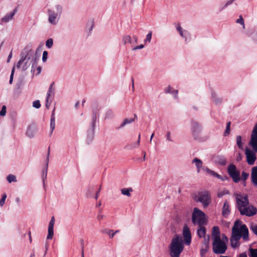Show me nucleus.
Listing matches in <instances>:
<instances>
[{
	"mask_svg": "<svg viewBox=\"0 0 257 257\" xmlns=\"http://www.w3.org/2000/svg\"><path fill=\"white\" fill-rule=\"evenodd\" d=\"M55 222V218H54V216H53L51 218V219L50 221L49 222V226H50V228H54Z\"/></svg>",
	"mask_w": 257,
	"mask_h": 257,
	"instance_id": "obj_47",
	"label": "nucleus"
},
{
	"mask_svg": "<svg viewBox=\"0 0 257 257\" xmlns=\"http://www.w3.org/2000/svg\"><path fill=\"white\" fill-rule=\"evenodd\" d=\"M17 12V9L14 10V11L9 14H7L4 17L1 19V22L7 23L9 22L14 17L15 13Z\"/></svg>",
	"mask_w": 257,
	"mask_h": 257,
	"instance_id": "obj_19",
	"label": "nucleus"
},
{
	"mask_svg": "<svg viewBox=\"0 0 257 257\" xmlns=\"http://www.w3.org/2000/svg\"><path fill=\"white\" fill-rule=\"evenodd\" d=\"M144 47H145L144 45L141 44V45H140L137 46L133 47L132 50L136 51L137 50H138V49H143L144 48Z\"/></svg>",
	"mask_w": 257,
	"mask_h": 257,
	"instance_id": "obj_48",
	"label": "nucleus"
},
{
	"mask_svg": "<svg viewBox=\"0 0 257 257\" xmlns=\"http://www.w3.org/2000/svg\"><path fill=\"white\" fill-rule=\"evenodd\" d=\"M135 120V118H128L124 120L123 122L120 124L119 127H123L125 125L132 123Z\"/></svg>",
	"mask_w": 257,
	"mask_h": 257,
	"instance_id": "obj_32",
	"label": "nucleus"
},
{
	"mask_svg": "<svg viewBox=\"0 0 257 257\" xmlns=\"http://www.w3.org/2000/svg\"><path fill=\"white\" fill-rule=\"evenodd\" d=\"M192 163L195 164L197 169V172L199 173L200 169L202 167L203 163L202 161L197 158H195L193 160Z\"/></svg>",
	"mask_w": 257,
	"mask_h": 257,
	"instance_id": "obj_23",
	"label": "nucleus"
},
{
	"mask_svg": "<svg viewBox=\"0 0 257 257\" xmlns=\"http://www.w3.org/2000/svg\"><path fill=\"white\" fill-rule=\"evenodd\" d=\"M44 46V43H41L36 50V53L41 52L42 50V47Z\"/></svg>",
	"mask_w": 257,
	"mask_h": 257,
	"instance_id": "obj_58",
	"label": "nucleus"
},
{
	"mask_svg": "<svg viewBox=\"0 0 257 257\" xmlns=\"http://www.w3.org/2000/svg\"><path fill=\"white\" fill-rule=\"evenodd\" d=\"M204 171L206 172V173L208 174L210 176L216 177L219 179H222V176L214 171L211 170L208 168H205L204 169Z\"/></svg>",
	"mask_w": 257,
	"mask_h": 257,
	"instance_id": "obj_24",
	"label": "nucleus"
},
{
	"mask_svg": "<svg viewBox=\"0 0 257 257\" xmlns=\"http://www.w3.org/2000/svg\"><path fill=\"white\" fill-rule=\"evenodd\" d=\"M251 178L252 183L257 186V166L252 168Z\"/></svg>",
	"mask_w": 257,
	"mask_h": 257,
	"instance_id": "obj_20",
	"label": "nucleus"
},
{
	"mask_svg": "<svg viewBox=\"0 0 257 257\" xmlns=\"http://www.w3.org/2000/svg\"><path fill=\"white\" fill-rule=\"evenodd\" d=\"M205 214L198 208H194L192 216V221L194 224L203 225L206 222Z\"/></svg>",
	"mask_w": 257,
	"mask_h": 257,
	"instance_id": "obj_6",
	"label": "nucleus"
},
{
	"mask_svg": "<svg viewBox=\"0 0 257 257\" xmlns=\"http://www.w3.org/2000/svg\"><path fill=\"white\" fill-rule=\"evenodd\" d=\"M230 213L229 205L227 201H225L224 203L223 208H222V215L224 217H226Z\"/></svg>",
	"mask_w": 257,
	"mask_h": 257,
	"instance_id": "obj_21",
	"label": "nucleus"
},
{
	"mask_svg": "<svg viewBox=\"0 0 257 257\" xmlns=\"http://www.w3.org/2000/svg\"><path fill=\"white\" fill-rule=\"evenodd\" d=\"M211 96L212 100L216 104H219L222 102V99L219 97L215 92H212Z\"/></svg>",
	"mask_w": 257,
	"mask_h": 257,
	"instance_id": "obj_26",
	"label": "nucleus"
},
{
	"mask_svg": "<svg viewBox=\"0 0 257 257\" xmlns=\"http://www.w3.org/2000/svg\"><path fill=\"white\" fill-rule=\"evenodd\" d=\"M87 25L88 26H90V30H92L93 27V26H94V23L93 21H90L89 22H88L87 23Z\"/></svg>",
	"mask_w": 257,
	"mask_h": 257,
	"instance_id": "obj_61",
	"label": "nucleus"
},
{
	"mask_svg": "<svg viewBox=\"0 0 257 257\" xmlns=\"http://www.w3.org/2000/svg\"><path fill=\"white\" fill-rule=\"evenodd\" d=\"M54 82H52L50 86H49V92H53V96L55 95V88L53 87L54 85Z\"/></svg>",
	"mask_w": 257,
	"mask_h": 257,
	"instance_id": "obj_45",
	"label": "nucleus"
},
{
	"mask_svg": "<svg viewBox=\"0 0 257 257\" xmlns=\"http://www.w3.org/2000/svg\"><path fill=\"white\" fill-rule=\"evenodd\" d=\"M140 139H141V134H139V136H138V140L137 143L136 144L134 147H138L139 146L140 143Z\"/></svg>",
	"mask_w": 257,
	"mask_h": 257,
	"instance_id": "obj_57",
	"label": "nucleus"
},
{
	"mask_svg": "<svg viewBox=\"0 0 257 257\" xmlns=\"http://www.w3.org/2000/svg\"><path fill=\"white\" fill-rule=\"evenodd\" d=\"M46 164L44 167L42 172V179L43 180L44 188L46 190V185L47 183V169L48 167V154L46 157Z\"/></svg>",
	"mask_w": 257,
	"mask_h": 257,
	"instance_id": "obj_16",
	"label": "nucleus"
},
{
	"mask_svg": "<svg viewBox=\"0 0 257 257\" xmlns=\"http://www.w3.org/2000/svg\"><path fill=\"white\" fill-rule=\"evenodd\" d=\"M94 130H95V122L93 121L91 123V126L87 132L86 141L88 143L92 141L94 136Z\"/></svg>",
	"mask_w": 257,
	"mask_h": 257,
	"instance_id": "obj_17",
	"label": "nucleus"
},
{
	"mask_svg": "<svg viewBox=\"0 0 257 257\" xmlns=\"http://www.w3.org/2000/svg\"><path fill=\"white\" fill-rule=\"evenodd\" d=\"M248 176H249L248 173H247L245 172H242V174H241L242 180H243V181H245L247 179Z\"/></svg>",
	"mask_w": 257,
	"mask_h": 257,
	"instance_id": "obj_46",
	"label": "nucleus"
},
{
	"mask_svg": "<svg viewBox=\"0 0 257 257\" xmlns=\"http://www.w3.org/2000/svg\"><path fill=\"white\" fill-rule=\"evenodd\" d=\"M183 236L185 244L189 245L191 242V235L190 229L187 225H185L183 227Z\"/></svg>",
	"mask_w": 257,
	"mask_h": 257,
	"instance_id": "obj_15",
	"label": "nucleus"
},
{
	"mask_svg": "<svg viewBox=\"0 0 257 257\" xmlns=\"http://www.w3.org/2000/svg\"><path fill=\"white\" fill-rule=\"evenodd\" d=\"M250 229L252 232L257 235V225H251Z\"/></svg>",
	"mask_w": 257,
	"mask_h": 257,
	"instance_id": "obj_49",
	"label": "nucleus"
},
{
	"mask_svg": "<svg viewBox=\"0 0 257 257\" xmlns=\"http://www.w3.org/2000/svg\"><path fill=\"white\" fill-rule=\"evenodd\" d=\"M195 200L202 203L203 206L206 207L208 206L210 203L211 197L207 191H204L199 193L198 195L196 196Z\"/></svg>",
	"mask_w": 257,
	"mask_h": 257,
	"instance_id": "obj_10",
	"label": "nucleus"
},
{
	"mask_svg": "<svg viewBox=\"0 0 257 257\" xmlns=\"http://www.w3.org/2000/svg\"><path fill=\"white\" fill-rule=\"evenodd\" d=\"M248 145L254 152H257V123L252 131Z\"/></svg>",
	"mask_w": 257,
	"mask_h": 257,
	"instance_id": "obj_11",
	"label": "nucleus"
},
{
	"mask_svg": "<svg viewBox=\"0 0 257 257\" xmlns=\"http://www.w3.org/2000/svg\"><path fill=\"white\" fill-rule=\"evenodd\" d=\"M231 122H228L226 124V130L224 132V136H226L229 134L230 133V127Z\"/></svg>",
	"mask_w": 257,
	"mask_h": 257,
	"instance_id": "obj_38",
	"label": "nucleus"
},
{
	"mask_svg": "<svg viewBox=\"0 0 257 257\" xmlns=\"http://www.w3.org/2000/svg\"><path fill=\"white\" fill-rule=\"evenodd\" d=\"M257 212V209L252 205L246 206L245 208L240 212L242 215L246 216H252L255 215Z\"/></svg>",
	"mask_w": 257,
	"mask_h": 257,
	"instance_id": "obj_13",
	"label": "nucleus"
},
{
	"mask_svg": "<svg viewBox=\"0 0 257 257\" xmlns=\"http://www.w3.org/2000/svg\"><path fill=\"white\" fill-rule=\"evenodd\" d=\"M53 39L51 38H49V48L53 45Z\"/></svg>",
	"mask_w": 257,
	"mask_h": 257,
	"instance_id": "obj_63",
	"label": "nucleus"
},
{
	"mask_svg": "<svg viewBox=\"0 0 257 257\" xmlns=\"http://www.w3.org/2000/svg\"><path fill=\"white\" fill-rule=\"evenodd\" d=\"M134 3H136L138 5L144 6L145 0H133Z\"/></svg>",
	"mask_w": 257,
	"mask_h": 257,
	"instance_id": "obj_50",
	"label": "nucleus"
},
{
	"mask_svg": "<svg viewBox=\"0 0 257 257\" xmlns=\"http://www.w3.org/2000/svg\"><path fill=\"white\" fill-rule=\"evenodd\" d=\"M207 250L206 249H202L200 251L201 256H204L206 253Z\"/></svg>",
	"mask_w": 257,
	"mask_h": 257,
	"instance_id": "obj_60",
	"label": "nucleus"
},
{
	"mask_svg": "<svg viewBox=\"0 0 257 257\" xmlns=\"http://www.w3.org/2000/svg\"><path fill=\"white\" fill-rule=\"evenodd\" d=\"M138 40V37L135 35H133V38H132V41H134V44L137 43Z\"/></svg>",
	"mask_w": 257,
	"mask_h": 257,
	"instance_id": "obj_56",
	"label": "nucleus"
},
{
	"mask_svg": "<svg viewBox=\"0 0 257 257\" xmlns=\"http://www.w3.org/2000/svg\"><path fill=\"white\" fill-rule=\"evenodd\" d=\"M241 140L242 138L240 136H237L236 137V144L239 149L242 150L243 148Z\"/></svg>",
	"mask_w": 257,
	"mask_h": 257,
	"instance_id": "obj_34",
	"label": "nucleus"
},
{
	"mask_svg": "<svg viewBox=\"0 0 257 257\" xmlns=\"http://www.w3.org/2000/svg\"><path fill=\"white\" fill-rule=\"evenodd\" d=\"M242 238L244 241L249 240V232L248 228L245 224L239 220L234 223L231 230L230 244L232 248L238 247L240 243V239Z\"/></svg>",
	"mask_w": 257,
	"mask_h": 257,
	"instance_id": "obj_1",
	"label": "nucleus"
},
{
	"mask_svg": "<svg viewBox=\"0 0 257 257\" xmlns=\"http://www.w3.org/2000/svg\"><path fill=\"white\" fill-rule=\"evenodd\" d=\"M55 116L51 115L50 122H55Z\"/></svg>",
	"mask_w": 257,
	"mask_h": 257,
	"instance_id": "obj_64",
	"label": "nucleus"
},
{
	"mask_svg": "<svg viewBox=\"0 0 257 257\" xmlns=\"http://www.w3.org/2000/svg\"><path fill=\"white\" fill-rule=\"evenodd\" d=\"M152 31H150L148 34L146 35V38L144 40L145 45H147L151 42L152 38Z\"/></svg>",
	"mask_w": 257,
	"mask_h": 257,
	"instance_id": "obj_31",
	"label": "nucleus"
},
{
	"mask_svg": "<svg viewBox=\"0 0 257 257\" xmlns=\"http://www.w3.org/2000/svg\"><path fill=\"white\" fill-rule=\"evenodd\" d=\"M7 180L10 183L17 181L16 176L12 174H10L7 177Z\"/></svg>",
	"mask_w": 257,
	"mask_h": 257,
	"instance_id": "obj_33",
	"label": "nucleus"
},
{
	"mask_svg": "<svg viewBox=\"0 0 257 257\" xmlns=\"http://www.w3.org/2000/svg\"><path fill=\"white\" fill-rule=\"evenodd\" d=\"M229 193V192L228 190H222V191H219L218 193V194H217V196L218 197H222L223 196H224V195H226V194H228Z\"/></svg>",
	"mask_w": 257,
	"mask_h": 257,
	"instance_id": "obj_39",
	"label": "nucleus"
},
{
	"mask_svg": "<svg viewBox=\"0 0 257 257\" xmlns=\"http://www.w3.org/2000/svg\"><path fill=\"white\" fill-rule=\"evenodd\" d=\"M247 36L249 37L251 40L257 44V27L254 30H250L246 33Z\"/></svg>",
	"mask_w": 257,
	"mask_h": 257,
	"instance_id": "obj_18",
	"label": "nucleus"
},
{
	"mask_svg": "<svg viewBox=\"0 0 257 257\" xmlns=\"http://www.w3.org/2000/svg\"><path fill=\"white\" fill-rule=\"evenodd\" d=\"M55 127V122H50V128L51 129V132L52 134L54 130Z\"/></svg>",
	"mask_w": 257,
	"mask_h": 257,
	"instance_id": "obj_55",
	"label": "nucleus"
},
{
	"mask_svg": "<svg viewBox=\"0 0 257 257\" xmlns=\"http://www.w3.org/2000/svg\"><path fill=\"white\" fill-rule=\"evenodd\" d=\"M47 56H48V52L46 51H44L43 52V57H42V60L44 62L46 61L47 59Z\"/></svg>",
	"mask_w": 257,
	"mask_h": 257,
	"instance_id": "obj_52",
	"label": "nucleus"
},
{
	"mask_svg": "<svg viewBox=\"0 0 257 257\" xmlns=\"http://www.w3.org/2000/svg\"><path fill=\"white\" fill-rule=\"evenodd\" d=\"M249 253L250 257H257V248H250Z\"/></svg>",
	"mask_w": 257,
	"mask_h": 257,
	"instance_id": "obj_36",
	"label": "nucleus"
},
{
	"mask_svg": "<svg viewBox=\"0 0 257 257\" xmlns=\"http://www.w3.org/2000/svg\"><path fill=\"white\" fill-rule=\"evenodd\" d=\"M212 235L213 236V240L217 237H220V230L218 226H214L212 231Z\"/></svg>",
	"mask_w": 257,
	"mask_h": 257,
	"instance_id": "obj_25",
	"label": "nucleus"
},
{
	"mask_svg": "<svg viewBox=\"0 0 257 257\" xmlns=\"http://www.w3.org/2000/svg\"><path fill=\"white\" fill-rule=\"evenodd\" d=\"M255 153L247 148L245 149V154L246 157V161L250 165H253L256 160Z\"/></svg>",
	"mask_w": 257,
	"mask_h": 257,
	"instance_id": "obj_14",
	"label": "nucleus"
},
{
	"mask_svg": "<svg viewBox=\"0 0 257 257\" xmlns=\"http://www.w3.org/2000/svg\"><path fill=\"white\" fill-rule=\"evenodd\" d=\"M191 130L194 139L200 141L201 139L202 128L197 122L193 121L191 123Z\"/></svg>",
	"mask_w": 257,
	"mask_h": 257,
	"instance_id": "obj_8",
	"label": "nucleus"
},
{
	"mask_svg": "<svg viewBox=\"0 0 257 257\" xmlns=\"http://www.w3.org/2000/svg\"><path fill=\"white\" fill-rule=\"evenodd\" d=\"M236 23L240 24L242 26L243 29H245L244 21L241 16H240L239 18L236 20Z\"/></svg>",
	"mask_w": 257,
	"mask_h": 257,
	"instance_id": "obj_35",
	"label": "nucleus"
},
{
	"mask_svg": "<svg viewBox=\"0 0 257 257\" xmlns=\"http://www.w3.org/2000/svg\"><path fill=\"white\" fill-rule=\"evenodd\" d=\"M103 232L108 234L110 238H113L115 234V232H113L112 230H105Z\"/></svg>",
	"mask_w": 257,
	"mask_h": 257,
	"instance_id": "obj_37",
	"label": "nucleus"
},
{
	"mask_svg": "<svg viewBox=\"0 0 257 257\" xmlns=\"http://www.w3.org/2000/svg\"><path fill=\"white\" fill-rule=\"evenodd\" d=\"M7 196L6 193L3 194L2 197L0 200V206L2 207L4 205L6 199L7 198Z\"/></svg>",
	"mask_w": 257,
	"mask_h": 257,
	"instance_id": "obj_40",
	"label": "nucleus"
},
{
	"mask_svg": "<svg viewBox=\"0 0 257 257\" xmlns=\"http://www.w3.org/2000/svg\"><path fill=\"white\" fill-rule=\"evenodd\" d=\"M35 133V127L34 125H30L28 127L26 132V135L29 138L34 137Z\"/></svg>",
	"mask_w": 257,
	"mask_h": 257,
	"instance_id": "obj_22",
	"label": "nucleus"
},
{
	"mask_svg": "<svg viewBox=\"0 0 257 257\" xmlns=\"http://www.w3.org/2000/svg\"><path fill=\"white\" fill-rule=\"evenodd\" d=\"M122 42L124 44L129 43L134 45V41H132V38L130 35H124L122 37Z\"/></svg>",
	"mask_w": 257,
	"mask_h": 257,
	"instance_id": "obj_28",
	"label": "nucleus"
},
{
	"mask_svg": "<svg viewBox=\"0 0 257 257\" xmlns=\"http://www.w3.org/2000/svg\"><path fill=\"white\" fill-rule=\"evenodd\" d=\"M104 217L105 216L102 214L100 211L98 213L97 216V219L99 221H100L101 220L103 219Z\"/></svg>",
	"mask_w": 257,
	"mask_h": 257,
	"instance_id": "obj_51",
	"label": "nucleus"
},
{
	"mask_svg": "<svg viewBox=\"0 0 257 257\" xmlns=\"http://www.w3.org/2000/svg\"><path fill=\"white\" fill-rule=\"evenodd\" d=\"M63 6L59 4H56L49 10V24L53 26L57 25L63 12Z\"/></svg>",
	"mask_w": 257,
	"mask_h": 257,
	"instance_id": "obj_3",
	"label": "nucleus"
},
{
	"mask_svg": "<svg viewBox=\"0 0 257 257\" xmlns=\"http://www.w3.org/2000/svg\"><path fill=\"white\" fill-rule=\"evenodd\" d=\"M227 173L235 183L240 180V172L234 164H230L227 167Z\"/></svg>",
	"mask_w": 257,
	"mask_h": 257,
	"instance_id": "obj_9",
	"label": "nucleus"
},
{
	"mask_svg": "<svg viewBox=\"0 0 257 257\" xmlns=\"http://www.w3.org/2000/svg\"><path fill=\"white\" fill-rule=\"evenodd\" d=\"M166 93H170L174 95L175 97H176L178 94V91L173 89L171 86H168L165 90Z\"/></svg>",
	"mask_w": 257,
	"mask_h": 257,
	"instance_id": "obj_27",
	"label": "nucleus"
},
{
	"mask_svg": "<svg viewBox=\"0 0 257 257\" xmlns=\"http://www.w3.org/2000/svg\"><path fill=\"white\" fill-rule=\"evenodd\" d=\"M171 135H172V134L170 131L167 132L166 135V140H167V141H168L169 142H173V140L172 138Z\"/></svg>",
	"mask_w": 257,
	"mask_h": 257,
	"instance_id": "obj_41",
	"label": "nucleus"
},
{
	"mask_svg": "<svg viewBox=\"0 0 257 257\" xmlns=\"http://www.w3.org/2000/svg\"><path fill=\"white\" fill-rule=\"evenodd\" d=\"M132 192L133 189L132 188H124L121 189V194L127 197H130L131 196V192Z\"/></svg>",
	"mask_w": 257,
	"mask_h": 257,
	"instance_id": "obj_30",
	"label": "nucleus"
},
{
	"mask_svg": "<svg viewBox=\"0 0 257 257\" xmlns=\"http://www.w3.org/2000/svg\"><path fill=\"white\" fill-rule=\"evenodd\" d=\"M33 106L36 108H39L41 107L40 101L39 100H37L33 101Z\"/></svg>",
	"mask_w": 257,
	"mask_h": 257,
	"instance_id": "obj_43",
	"label": "nucleus"
},
{
	"mask_svg": "<svg viewBox=\"0 0 257 257\" xmlns=\"http://www.w3.org/2000/svg\"><path fill=\"white\" fill-rule=\"evenodd\" d=\"M12 50L10 52L9 56H8V60H7V62H9L10 61V59L12 58Z\"/></svg>",
	"mask_w": 257,
	"mask_h": 257,
	"instance_id": "obj_62",
	"label": "nucleus"
},
{
	"mask_svg": "<svg viewBox=\"0 0 257 257\" xmlns=\"http://www.w3.org/2000/svg\"><path fill=\"white\" fill-rule=\"evenodd\" d=\"M33 53V51L30 50L24 56V53H23L21 58L17 64V68L18 69L22 68L23 71H25L32 63H33L32 67H33L35 62Z\"/></svg>",
	"mask_w": 257,
	"mask_h": 257,
	"instance_id": "obj_4",
	"label": "nucleus"
},
{
	"mask_svg": "<svg viewBox=\"0 0 257 257\" xmlns=\"http://www.w3.org/2000/svg\"><path fill=\"white\" fill-rule=\"evenodd\" d=\"M171 257H179L184 248L182 237L176 234L171 240L169 246Z\"/></svg>",
	"mask_w": 257,
	"mask_h": 257,
	"instance_id": "obj_2",
	"label": "nucleus"
},
{
	"mask_svg": "<svg viewBox=\"0 0 257 257\" xmlns=\"http://www.w3.org/2000/svg\"><path fill=\"white\" fill-rule=\"evenodd\" d=\"M15 67L14 66L12 70V72H11V74L10 78V81H9V83L11 84H12L13 81V78H14V73H15Z\"/></svg>",
	"mask_w": 257,
	"mask_h": 257,
	"instance_id": "obj_42",
	"label": "nucleus"
},
{
	"mask_svg": "<svg viewBox=\"0 0 257 257\" xmlns=\"http://www.w3.org/2000/svg\"><path fill=\"white\" fill-rule=\"evenodd\" d=\"M175 28L179 34L180 36L183 39H185V42H188L189 38L190 37V33L189 32L184 29L179 24H175Z\"/></svg>",
	"mask_w": 257,
	"mask_h": 257,
	"instance_id": "obj_12",
	"label": "nucleus"
},
{
	"mask_svg": "<svg viewBox=\"0 0 257 257\" xmlns=\"http://www.w3.org/2000/svg\"><path fill=\"white\" fill-rule=\"evenodd\" d=\"M7 107L5 105H3L2 107V109L0 111V116H5L6 113Z\"/></svg>",
	"mask_w": 257,
	"mask_h": 257,
	"instance_id": "obj_44",
	"label": "nucleus"
},
{
	"mask_svg": "<svg viewBox=\"0 0 257 257\" xmlns=\"http://www.w3.org/2000/svg\"><path fill=\"white\" fill-rule=\"evenodd\" d=\"M54 235V230L53 228H49V239H51L53 238Z\"/></svg>",
	"mask_w": 257,
	"mask_h": 257,
	"instance_id": "obj_53",
	"label": "nucleus"
},
{
	"mask_svg": "<svg viewBox=\"0 0 257 257\" xmlns=\"http://www.w3.org/2000/svg\"><path fill=\"white\" fill-rule=\"evenodd\" d=\"M227 241L228 238L225 235L222 236V240L218 237L214 239L212 243L213 252L216 254L225 253L227 249Z\"/></svg>",
	"mask_w": 257,
	"mask_h": 257,
	"instance_id": "obj_5",
	"label": "nucleus"
},
{
	"mask_svg": "<svg viewBox=\"0 0 257 257\" xmlns=\"http://www.w3.org/2000/svg\"><path fill=\"white\" fill-rule=\"evenodd\" d=\"M45 105L47 108H48V92L47 93L46 96Z\"/></svg>",
	"mask_w": 257,
	"mask_h": 257,
	"instance_id": "obj_59",
	"label": "nucleus"
},
{
	"mask_svg": "<svg viewBox=\"0 0 257 257\" xmlns=\"http://www.w3.org/2000/svg\"><path fill=\"white\" fill-rule=\"evenodd\" d=\"M235 196L236 201V206L240 212L246 206L249 204L248 197L246 195L244 194H236Z\"/></svg>",
	"mask_w": 257,
	"mask_h": 257,
	"instance_id": "obj_7",
	"label": "nucleus"
},
{
	"mask_svg": "<svg viewBox=\"0 0 257 257\" xmlns=\"http://www.w3.org/2000/svg\"><path fill=\"white\" fill-rule=\"evenodd\" d=\"M197 234L200 238L205 236V229L203 225H199V227L197 230Z\"/></svg>",
	"mask_w": 257,
	"mask_h": 257,
	"instance_id": "obj_29",
	"label": "nucleus"
},
{
	"mask_svg": "<svg viewBox=\"0 0 257 257\" xmlns=\"http://www.w3.org/2000/svg\"><path fill=\"white\" fill-rule=\"evenodd\" d=\"M218 163L222 165H224L226 163V161L224 158H221L218 161Z\"/></svg>",
	"mask_w": 257,
	"mask_h": 257,
	"instance_id": "obj_54",
	"label": "nucleus"
}]
</instances>
